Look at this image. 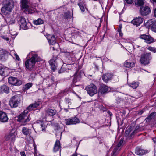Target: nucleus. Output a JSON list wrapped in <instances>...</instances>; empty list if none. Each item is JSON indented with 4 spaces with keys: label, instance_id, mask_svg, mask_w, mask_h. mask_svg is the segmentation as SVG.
<instances>
[{
    "label": "nucleus",
    "instance_id": "nucleus-1",
    "mask_svg": "<svg viewBox=\"0 0 156 156\" xmlns=\"http://www.w3.org/2000/svg\"><path fill=\"white\" fill-rule=\"evenodd\" d=\"M31 57L26 60L25 62V66L26 70L33 72L35 70V64L37 62L41 60L40 58L35 52H31L29 53Z\"/></svg>",
    "mask_w": 156,
    "mask_h": 156
},
{
    "label": "nucleus",
    "instance_id": "nucleus-2",
    "mask_svg": "<svg viewBox=\"0 0 156 156\" xmlns=\"http://www.w3.org/2000/svg\"><path fill=\"white\" fill-rule=\"evenodd\" d=\"M3 6L2 8L1 12L4 14L7 13L6 11L11 12L14 7L13 2L11 0H4L2 2Z\"/></svg>",
    "mask_w": 156,
    "mask_h": 156
},
{
    "label": "nucleus",
    "instance_id": "nucleus-3",
    "mask_svg": "<svg viewBox=\"0 0 156 156\" xmlns=\"http://www.w3.org/2000/svg\"><path fill=\"white\" fill-rule=\"evenodd\" d=\"M28 112L27 110H25L18 116L17 121L22 123L23 125L26 124L30 120V114H28Z\"/></svg>",
    "mask_w": 156,
    "mask_h": 156
},
{
    "label": "nucleus",
    "instance_id": "nucleus-4",
    "mask_svg": "<svg viewBox=\"0 0 156 156\" xmlns=\"http://www.w3.org/2000/svg\"><path fill=\"white\" fill-rule=\"evenodd\" d=\"M151 52L145 53L142 54L140 59V63L144 65H148L150 63V61L152 59Z\"/></svg>",
    "mask_w": 156,
    "mask_h": 156
},
{
    "label": "nucleus",
    "instance_id": "nucleus-5",
    "mask_svg": "<svg viewBox=\"0 0 156 156\" xmlns=\"http://www.w3.org/2000/svg\"><path fill=\"white\" fill-rule=\"evenodd\" d=\"M88 94L90 96H92L97 92L96 86L93 84H91L87 86L85 88Z\"/></svg>",
    "mask_w": 156,
    "mask_h": 156
},
{
    "label": "nucleus",
    "instance_id": "nucleus-6",
    "mask_svg": "<svg viewBox=\"0 0 156 156\" xmlns=\"http://www.w3.org/2000/svg\"><path fill=\"white\" fill-rule=\"evenodd\" d=\"M18 24L20 25V27L26 30L28 28L27 26V23L26 21L25 18L21 16H18L16 18Z\"/></svg>",
    "mask_w": 156,
    "mask_h": 156
},
{
    "label": "nucleus",
    "instance_id": "nucleus-7",
    "mask_svg": "<svg viewBox=\"0 0 156 156\" xmlns=\"http://www.w3.org/2000/svg\"><path fill=\"white\" fill-rule=\"evenodd\" d=\"M19 96L15 95L12 97L10 99L9 102L10 105L12 108L16 107L20 102Z\"/></svg>",
    "mask_w": 156,
    "mask_h": 156
},
{
    "label": "nucleus",
    "instance_id": "nucleus-8",
    "mask_svg": "<svg viewBox=\"0 0 156 156\" xmlns=\"http://www.w3.org/2000/svg\"><path fill=\"white\" fill-rule=\"evenodd\" d=\"M8 81L9 83L13 85L18 86L22 83L21 80L13 77H9Z\"/></svg>",
    "mask_w": 156,
    "mask_h": 156
},
{
    "label": "nucleus",
    "instance_id": "nucleus-9",
    "mask_svg": "<svg viewBox=\"0 0 156 156\" xmlns=\"http://www.w3.org/2000/svg\"><path fill=\"white\" fill-rule=\"evenodd\" d=\"M139 12L141 16H146L151 13V10L150 8L148 6H142L140 9Z\"/></svg>",
    "mask_w": 156,
    "mask_h": 156
},
{
    "label": "nucleus",
    "instance_id": "nucleus-10",
    "mask_svg": "<svg viewBox=\"0 0 156 156\" xmlns=\"http://www.w3.org/2000/svg\"><path fill=\"white\" fill-rule=\"evenodd\" d=\"M30 3L27 0H21L20 6L22 10L25 12L28 11L32 13L33 12L29 11L28 8L29 7Z\"/></svg>",
    "mask_w": 156,
    "mask_h": 156
},
{
    "label": "nucleus",
    "instance_id": "nucleus-11",
    "mask_svg": "<svg viewBox=\"0 0 156 156\" xmlns=\"http://www.w3.org/2000/svg\"><path fill=\"white\" fill-rule=\"evenodd\" d=\"M65 123L66 125L76 124L80 122L79 119L75 116L70 119H65Z\"/></svg>",
    "mask_w": 156,
    "mask_h": 156
},
{
    "label": "nucleus",
    "instance_id": "nucleus-12",
    "mask_svg": "<svg viewBox=\"0 0 156 156\" xmlns=\"http://www.w3.org/2000/svg\"><path fill=\"white\" fill-rule=\"evenodd\" d=\"M140 38L145 40V41L147 44H150L154 42V39L151 36L145 34L140 35Z\"/></svg>",
    "mask_w": 156,
    "mask_h": 156
},
{
    "label": "nucleus",
    "instance_id": "nucleus-13",
    "mask_svg": "<svg viewBox=\"0 0 156 156\" xmlns=\"http://www.w3.org/2000/svg\"><path fill=\"white\" fill-rule=\"evenodd\" d=\"M109 87L105 84L100 86L98 90L99 94L103 95L109 92Z\"/></svg>",
    "mask_w": 156,
    "mask_h": 156
},
{
    "label": "nucleus",
    "instance_id": "nucleus-14",
    "mask_svg": "<svg viewBox=\"0 0 156 156\" xmlns=\"http://www.w3.org/2000/svg\"><path fill=\"white\" fill-rule=\"evenodd\" d=\"M145 25L150 27L151 30L156 33V21L153 22L152 20H149L145 23Z\"/></svg>",
    "mask_w": 156,
    "mask_h": 156
},
{
    "label": "nucleus",
    "instance_id": "nucleus-15",
    "mask_svg": "<svg viewBox=\"0 0 156 156\" xmlns=\"http://www.w3.org/2000/svg\"><path fill=\"white\" fill-rule=\"evenodd\" d=\"M16 138V135L15 132L13 133L10 132L9 134L6 135L5 136V140L6 141L11 140L12 141H14L15 140Z\"/></svg>",
    "mask_w": 156,
    "mask_h": 156
},
{
    "label": "nucleus",
    "instance_id": "nucleus-16",
    "mask_svg": "<svg viewBox=\"0 0 156 156\" xmlns=\"http://www.w3.org/2000/svg\"><path fill=\"white\" fill-rule=\"evenodd\" d=\"M9 118L6 113L2 111H0V121L5 123L8 122Z\"/></svg>",
    "mask_w": 156,
    "mask_h": 156
},
{
    "label": "nucleus",
    "instance_id": "nucleus-17",
    "mask_svg": "<svg viewBox=\"0 0 156 156\" xmlns=\"http://www.w3.org/2000/svg\"><path fill=\"white\" fill-rule=\"evenodd\" d=\"M148 152V151L142 149L140 147H137L135 149V153L138 155L142 156Z\"/></svg>",
    "mask_w": 156,
    "mask_h": 156
},
{
    "label": "nucleus",
    "instance_id": "nucleus-18",
    "mask_svg": "<svg viewBox=\"0 0 156 156\" xmlns=\"http://www.w3.org/2000/svg\"><path fill=\"white\" fill-rule=\"evenodd\" d=\"M143 19L141 17H137L131 21V23L136 27L140 25L143 22Z\"/></svg>",
    "mask_w": 156,
    "mask_h": 156
},
{
    "label": "nucleus",
    "instance_id": "nucleus-19",
    "mask_svg": "<svg viewBox=\"0 0 156 156\" xmlns=\"http://www.w3.org/2000/svg\"><path fill=\"white\" fill-rule=\"evenodd\" d=\"M47 38L48 39L49 43L52 45H54L56 43V38L54 35H47Z\"/></svg>",
    "mask_w": 156,
    "mask_h": 156
},
{
    "label": "nucleus",
    "instance_id": "nucleus-20",
    "mask_svg": "<svg viewBox=\"0 0 156 156\" xmlns=\"http://www.w3.org/2000/svg\"><path fill=\"white\" fill-rule=\"evenodd\" d=\"M112 76L111 74L108 73L104 74L102 77L103 81L105 83H107L111 80Z\"/></svg>",
    "mask_w": 156,
    "mask_h": 156
},
{
    "label": "nucleus",
    "instance_id": "nucleus-21",
    "mask_svg": "<svg viewBox=\"0 0 156 156\" xmlns=\"http://www.w3.org/2000/svg\"><path fill=\"white\" fill-rule=\"evenodd\" d=\"M124 141L123 139L121 138L120 140L117 145V147L114 148L113 151V154L115 155L117 150H120L122 146V145Z\"/></svg>",
    "mask_w": 156,
    "mask_h": 156
},
{
    "label": "nucleus",
    "instance_id": "nucleus-22",
    "mask_svg": "<svg viewBox=\"0 0 156 156\" xmlns=\"http://www.w3.org/2000/svg\"><path fill=\"white\" fill-rule=\"evenodd\" d=\"M39 105V102H35L34 103L31 104L27 108L26 110L28 111L33 110L34 108L38 107Z\"/></svg>",
    "mask_w": 156,
    "mask_h": 156
},
{
    "label": "nucleus",
    "instance_id": "nucleus-23",
    "mask_svg": "<svg viewBox=\"0 0 156 156\" xmlns=\"http://www.w3.org/2000/svg\"><path fill=\"white\" fill-rule=\"evenodd\" d=\"M45 112L47 115L51 116H54L57 112V111L55 109H52L50 108H48L46 110Z\"/></svg>",
    "mask_w": 156,
    "mask_h": 156
},
{
    "label": "nucleus",
    "instance_id": "nucleus-24",
    "mask_svg": "<svg viewBox=\"0 0 156 156\" xmlns=\"http://www.w3.org/2000/svg\"><path fill=\"white\" fill-rule=\"evenodd\" d=\"M22 132L25 135L29 136L30 135L31 132V130L26 127H23Z\"/></svg>",
    "mask_w": 156,
    "mask_h": 156
},
{
    "label": "nucleus",
    "instance_id": "nucleus-25",
    "mask_svg": "<svg viewBox=\"0 0 156 156\" xmlns=\"http://www.w3.org/2000/svg\"><path fill=\"white\" fill-rule=\"evenodd\" d=\"M8 70L7 68L0 67V74L2 76H6L8 75Z\"/></svg>",
    "mask_w": 156,
    "mask_h": 156
},
{
    "label": "nucleus",
    "instance_id": "nucleus-26",
    "mask_svg": "<svg viewBox=\"0 0 156 156\" xmlns=\"http://www.w3.org/2000/svg\"><path fill=\"white\" fill-rule=\"evenodd\" d=\"M60 148V142L58 140H57L55 143L53 148V151L56 152L58 151Z\"/></svg>",
    "mask_w": 156,
    "mask_h": 156
},
{
    "label": "nucleus",
    "instance_id": "nucleus-27",
    "mask_svg": "<svg viewBox=\"0 0 156 156\" xmlns=\"http://www.w3.org/2000/svg\"><path fill=\"white\" fill-rule=\"evenodd\" d=\"M156 116V112H154L151 113L145 119L146 122H149Z\"/></svg>",
    "mask_w": 156,
    "mask_h": 156
},
{
    "label": "nucleus",
    "instance_id": "nucleus-28",
    "mask_svg": "<svg viewBox=\"0 0 156 156\" xmlns=\"http://www.w3.org/2000/svg\"><path fill=\"white\" fill-rule=\"evenodd\" d=\"M141 131V127L139 126H136L135 129L131 133L129 137L130 138H133L134 135L137 133L138 132Z\"/></svg>",
    "mask_w": 156,
    "mask_h": 156
},
{
    "label": "nucleus",
    "instance_id": "nucleus-29",
    "mask_svg": "<svg viewBox=\"0 0 156 156\" xmlns=\"http://www.w3.org/2000/svg\"><path fill=\"white\" fill-rule=\"evenodd\" d=\"M49 62L52 68V69L53 71H55L57 67V65L55 64V61L54 60L52 59L50 60Z\"/></svg>",
    "mask_w": 156,
    "mask_h": 156
},
{
    "label": "nucleus",
    "instance_id": "nucleus-30",
    "mask_svg": "<svg viewBox=\"0 0 156 156\" xmlns=\"http://www.w3.org/2000/svg\"><path fill=\"white\" fill-rule=\"evenodd\" d=\"M0 90L1 91L8 94L9 92V89L8 87L7 86L4 85L1 87Z\"/></svg>",
    "mask_w": 156,
    "mask_h": 156
},
{
    "label": "nucleus",
    "instance_id": "nucleus-31",
    "mask_svg": "<svg viewBox=\"0 0 156 156\" xmlns=\"http://www.w3.org/2000/svg\"><path fill=\"white\" fill-rule=\"evenodd\" d=\"M81 79V76L79 74H75L74 75V78L73 80V82L74 83L79 81Z\"/></svg>",
    "mask_w": 156,
    "mask_h": 156
},
{
    "label": "nucleus",
    "instance_id": "nucleus-32",
    "mask_svg": "<svg viewBox=\"0 0 156 156\" xmlns=\"http://www.w3.org/2000/svg\"><path fill=\"white\" fill-rule=\"evenodd\" d=\"M132 128L131 126L127 128L125 132V135L126 136H127L128 138L129 139H132V138H130L129 136H130L131 134L130 133L132 131Z\"/></svg>",
    "mask_w": 156,
    "mask_h": 156
},
{
    "label": "nucleus",
    "instance_id": "nucleus-33",
    "mask_svg": "<svg viewBox=\"0 0 156 156\" xmlns=\"http://www.w3.org/2000/svg\"><path fill=\"white\" fill-rule=\"evenodd\" d=\"M124 66L127 68L133 67L134 66L135 64L133 62H129L126 61L124 62Z\"/></svg>",
    "mask_w": 156,
    "mask_h": 156
},
{
    "label": "nucleus",
    "instance_id": "nucleus-34",
    "mask_svg": "<svg viewBox=\"0 0 156 156\" xmlns=\"http://www.w3.org/2000/svg\"><path fill=\"white\" fill-rule=\"evenodd\" d=\"M144 4V0H136L135 1V5L139 6H142Z\"/></svg>",
    "mask_w": 156,
    "mask_h": 156
},
{
    "label": "nucleus",
    "instance_id": "nucleus-35",
    "mask_svg": "<svg viewBox=\"0 0 156 156\" xmlns=\"http://www.w3.org/2000/svg\"><path fill=\"white\" fill-rule=\"evenodd\" d=\"M138 82L133 81L129 84V85L133 89H136L138 86Z\"/></svg>",
    "mask_w": 156,
    "mask_h": 156
},
{
    "label": "nucleus",
    "instance_id": "nucleus-36",
    "mask_svg": "<svg viewBox=\"0 0 156 156\" xmlns=\"http://www.w3.org/2000/svg\"><path fill=\"white\" fill-rule=\"evenodd\" d=\"M32 86V83H29L26 84L23 87V90L24 91H26L29 89Z\"/></svg>",
    "mask_w": 156,
    "mask_h": 156
},
{
    "label": "nucleus",
    "instance_id": "nucleus-37",
    "mask_svg": "<svg viewBox=\"0 0 156 156\" xmlns=\"http://www.w3.org/2000/svg\"><path fill=\"white\" fill-rule=\"evenodd\" d=\"M33 23L36 25H40L44 23V21L40 18H39L38 20H34L33 21Z\"/></svg>",
    "mask_w": 156,
    "mask_h": 156
},
{
    "label": "nucleus",
    "instance_id": "nucleus-38",
    "mask_svg": "<svg viewBox=\"0 0 156 156\" xmlns=\"http://www.w3.org/2000/svg\"><path fill=\"white\" fill-rule=\"evenodd\" d=\"M78 5L79 6L80 9L82 12H84L85 11V8L83 2H78Z\"/></svg>",
    "mask_w": 156,
    "mask_h": 156
},
{
    "label": "nucleus",
    "instance_id": "nucleus-39",
    "mask_svg": "<svg viewBox=\"0 0 156 156\" xmlns=\"http://www.w3.org/2000/svg\"><path fill=\"white\" fill-rule=\"evenodd\" d=\"M64 17L65 19H70L71 18V13L69 12H67L64 14Z\"/></svg>",
    "mask_w": 156,
    "mask_h": 156
},
{
    "label": "nucleus",
    "instance_id": "nucleus-40",
    "mask_svg": "<svg viewBox=\"0 0 156 156\" xmlns=\"http://www.w3.org/2000/svg\"><path fill=\"white\" fill-rule=\"evenodd\" d=\"M41 128L42 129V131L45 132V129L47 127L45 123L42 122L41 124Z\"/></svg>",
    "mask_w": 156,
    "mask_h": 156
},
{
    "label": "nucleus",
    "instance_id": "nucleus-41",
    "mask_svg": "<svg viewBox=\"0 0 156 156\" xmlns=\"http://www.w3.org/2000/svg\"><path fill=\"white\" fill-rule=\"evenodd\" d=\"M147 49L149 50L154 53L156 52V48H154V47L150 46Z\"/></svg>",
    "mask_w": 156,
    "mask_h": 156
},
{
    "label": "nucleus",
    "instance_id": "nucleus-42",
    "mask_svg": "<svg viewBox=\"0 0 156 156\" xmlns=\"http://www.w3.org/2000/svg\"><path fill=\"white\" fill-rule=\"evenodd\" d=\"M34 72L30 74V76L31 78L34 79L35 78V76L37 74L36 72H34V71H33Z\"/></svg>",
    "mask_w": 156,
    "mask_h": 156
},
{
    "label": "nucleus",
    "instance_id": "nucleus-43",
    "mask_svg": "<svg viewBox=\"0 0 156 156\" xmlns=\"http://www.w3.org/2000/svg\"><path fill=\"white\" fill-rule=\"evenodd\" d=\"M65 101L69 105H70L71 104V100L69 99L68 98H66Z\"/></svg>",
    "mask_w": 156,
    "mask_h": 156
},
{
    "label": "nucleus",
    "instance_id": "nucleus-44",
    "mask_svg": "<svg viewBox=\"0 0 156 156\" xmlns=\"http://www.w3.org/2000/svg\"><path fill=\"white\" fill-rule=\"evenodd\" d=\"M28 9H29V11H32L33 12L32 13L30 12H28V11L25 12L27 13L28 14H31V13H33L34 12V9H32L30 8V6L28 8Z\"/></svg>",
    "mask_w": 156,
    "mask_h": 156
},
{
    "label": "nucleus",
    "instance_id": "nucleus-45",
    "mask_svg": "<svg viewBox=\"0 0 156 156\" xmlns=\"http://www.w3.org/2000/svg\"><path fill=\"white\" fill-rule=\"evenodd\" d=\"M126 2L129 4H132L133 1V0H125Z\"/></svg>",
    "mask_w": 156,
    "mask_h": 156
},
{
    "label": "nucleus",
    "instance_id": "nucleus-46",
    "mask_svg": "<svg viewBox=\"0 0 156 156\" xmlns=\"http://www.w3.org/2000/svg\"><path fill=\"white\" fill-rule=\"evenodd\" d=\"M15 56L16 59L18 61L20 60V58L19 57V56L17 54H15Z\"/></svg>",
    "mask_w": 156,
    "mask_h": 156
},
{
    "label": "nucleus",
    "instance_id": "nucleus-47",
    "mask_svg": "<svg viewBox=\"0 0 156 156\" xmlns=\"http://www.w3.org/2000/svg\"><path fill=\"white\" fill-rule=\"evenodd\" d=\"M49 82L51 83V85L53 84L54 83V80L53 78H52L49 80Z\"/></svg>",
    "mask_w": 156,
    "mask_h": 156
},
{
    "label": "nucleus",
    "instance_id": "nucleus-48",
    "mask_svg": "<svg viewBox=\"0 0 156 156\" xmlns=\"http://www.w3.org/2000/svg\"><path fill=\"white\" fill-rule=\"evenodd\" d=\"M1 37L2 38L6 41H8L9 40V39L8 37H5V36H2Z\"/></svg>",
    "mask_w": 156,
    "mask_h": 156
},
{
    "label": "nucleus",
    "instance_id": "nucleus-49",
    "mask_svg": "<svg viewBox=\"0 0 156 156\" xmlns=\"http://www.w3.org/2000/svg\"><path fill=\"white\" fill-rule=\"evenodd\" d=\"M10 33L11 35L13 36L15 35H17V34H16L17 33H13V31L12 30L10 31Z\"/></svg>",
    "mask_w": 156,
    "mask_h": 156
},
{
    "label": "nucleus",
    "instance_id": "nucleus-50",
    "mask_svg": "<svg viewBox=\"0 0 156 156\" xmlns=\"http://www.w3.org/2000/svg\"><path fill=\"white\" fill-rule=\"evenodd\" d=\"M63 69H64V68L62 67L61 69H60V70L59 71V73H62V72H63L64 71H63Z\"/></svg>",
    "mask_w": 156,
    "mask_h": 156
},
{
    "label": "nucleus",
    "instance_id": "nucleus-51",
    "mask_svg": "<svg viewBox=\"0 0 156 156\" xmlns=\"http://www.w3.org/2000/svg\"><path fill=\"white\" fill-rule=\"evenodd\" d=\"M20 154L21 156H26L24 151L20 152Z\"/></svg>",
    "mask_w": 156,
    "mask_h": 156
},
{
    "label": "nucleus",
    "instance_id": "nucleus-52",
    "mask_svg": "<svg viewBox=\"0 0 156 156\" xmlns=\"http://www.w3.org/2000/svg\"><path fill=\"white\" fill-rule=\"evenodd\" d=\"M153 141L154 144L156 143V138L155 137L152 139Z\"/></svg>",
    "mask_w": 156,
    "mask_h": 156
},
{
    "label": "nucleus",
    "instance_id": "nucleus-53",
    "mask_svg": "<svg viewBox=\"0 0 156 156\" xmlns=\"http://www.w3.org/2000/svg\"><path fill=\"white\" fill-rule=\"evenodd\" d=\"M143 113V111H140V112L139 113V114L140 115L142 114Z\"/></svg>",
    "mask_w": 156,
    "mask_h": 156
},
{
    "label": "nucleus",
    "instance_id": "nucleus-54",
    "mask_svg": "<svg viewBox=\"0 0 156 156\" xmlns=\"http://www.w3.org/2000/svg\"><path fill=\"white\" fill-rule=\"evenodd\" d=\"M123 120H122V122H121V123H120V126L122 125L123 124Z\"/></svg>",
    "mask_w": 156,
    "mask_h": 156
},
{
    "label": "nucleus",
    "instance_id": "nucleus-55",
    "mask_svg": "<svg viewBox=\"0 0 156 156\" xmlns=\"http://www.w3.org/2000/svg\"><path fill=\"white\" fill-rule=\"evenodd\" d=\"M71 156H77V155L76 154H74Z\"/></svg>",
    "mask_w": 156,
    "mask_h": 156
},
{
    "label": "nucleus",
    "instance_id": "nucleus-56",
    "mask_svg": "<svg viewBox=\"0 0 156 156\" xmlns=\"http://www.w3.org/2000/svg\"><path fill=\"white\" fill-rule=\"evenodd\" d=\"M151 0L152 1H152H153V2H155V3H156V0Z\"/></svg>",
    "mask_w": 156,
    "mask_h": 156
},
{
    "label": "nucleus",
    "instance_id": "nucleus-57",
    "mask_svg": "<svg viewBox=\"0 0 156 156\" xmlns=\"http://www.w3.org/2000/svg\"><path fill=\"white\" fill-rule=\"evenodd\" d=\"M64 110L66 112H67L68 111V110L67 109H64Z\"/></svg>",
    "mask_w": 156,
    "mask_h": 156
},
{
    "label": "nucleus",
    "instance_id": "nucleus-58",
    "mask_svg": "<svg viewBox=\"0 0 156 156\" xmlns=\"http://www.w3.org/2000/svg\"><path fill=\"white\" fill-rule=\"evenodd\" d=\"M108 113H109V114H110V116H111V115H112V114H111H111H110V113H111V112H109V111L108 112Z\"/></svg>",
    "mask_w": 156,
    "mask_h": 156
},
{
    "label": "nucleus",
    "instance_id": "nucleus-59",
    "mask_svg": "<svg viewBox=\"0 0 156 156\" xmlns=\"http://www.w3.org/2000/svg\"><path fill=\"white\" fill-rule=\"evenodd\" d=\"M120 31H119V34H120V35H121V34H120ZM121 36H122V35H121Z\"/></svg>",
    "mask_w": 156,
    "mask_h": 156
},
{
    "label": "nucleus",
    "instance_id": "nucleus-60",
    "mask_svg": "<svg viewBox=\"0 0 156 156\" xmlns=\"http://www.w3.org/2000/svg\"><path fill=\"white\" fill-rule=\"evenodd\" d=\"M118 124H119V122L118 121Z\"/></svg>",
    "mask_w": 156,
    "mask_h": 156
}]
</instances>
